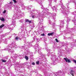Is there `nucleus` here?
I'll use <instances>...</instances> for the list:
<instances>
[{
    "mask_svg": "<svg viewBox=\"0 0 76 76\" xmlns=\"http://www.w3.org/2000/svg\"><path fill=\"white\" fill-rule=\"evenodd\" d=\"M26 22H29V20L27 19L26 20Z\"/></svg>",
    "mask_w": 76,
    "mask_h": 76,
    "instance_id": "49530a36",
    "label": "nucleus"
},
{
    "mask_svg": "<svg viewBox=\"0 0 76 76\" xmlns=\"http://www.w3.org/2000/svg\"><path fill=\"white\" fill-rule=\"evenodd\" d=\"M35 1L40 4H42V1H41V0H38V1Z\"/></svg>",
    "mask_w": 76,
    "mask_h": 76,
    "instance_id": "b1692460",
    "label": "nucleus"
},
{
    "mask_svg": "<svg viewBox=\"0 0 76 76\" xmlns=\"http://www.w3.org/2000/svg\"><path fill=\"white\" fill-rule=\"evenodd\" d=\"M75 3V9H76V3L75 1V0H69L68 1V3ZM76 11H74V12H72L71 14L73 15H75V18H76ZM70 21V17L67 18L66 23H67L66 27V29L64 31V34H67V33H70L71 34L72 32L75 31V30H76V19L75 18H74L72 20V22H73L74 23L75 26H74L73 28H69V22Z\"/></svg>",
    "mask_w": 76,
    "mask_h": 76,
    "instance_id": "f03ea898",
    "label": "nucleus"
},
{
    "mask_svg": "<svg viewBox=\"0 0 76 76\" xmlns=\"http://www.w3.org/2000/svg\"><path fill=\"white\" fill-rule=\"evenodd\" d=\"M39 61H36V64H39Z\"/></svg>",
    "mask_w": 76,
    "mask_h": 76,
    "instance_id": "79ce46f5",
    "label": "nucleus"
},
{
    "mask_svg": "<svg viewBox=\"0 0 76 76\" xmlns=\"http://www.w3.org/2000/svg\"><path fill=\"white\" fill-rule=\"evenodd\" d=\"M23 56L22 55H20L18 54H17L15 55V58H13V59L14 60H17V57H22Z\"/></svg>",
    "mask_w": 76,
    "mask_h": 76,
    "instance_id": "f3484780",
    "label": "nucleus"
},
{
    "mask_svg": "<svg viewBox=\"0 0 76 76\" xmlns=\"http://www.w3.org/2000/svg\"><path fill=\"white\" fill-rule=\"evenodd\" d=\"M12 37V36H11L10 37H9L8 39H11V38Z\"/></svg>",
    "mask_w": 76,
    "mask_h": 76,
    "instance_id": "ea45409f",
    "label": "nucleus"
},
{
    "mask_svg": "<svg viewBox=\"0 0 76 76\" xmlns=\"http://www.w3.org/2000/svg\"><path fill=\"white\" fill-rule=\"evenodd\" d=\"M41 35L42 36H44L45 35V34H42Z\"/></svg>",
    "mask_w": 76,
    "mask_h": 76,
    "instance_id": "864d4df0",
    "label": "nucleus"
},
{
    "mask_svg": "<svg viewBox=\"0 0 76 76\" xmlns=\"http://www.w3.org/2000/svg\"><path fill=\"white\" fill-rule=\"evenodd\" d=\"M13 4L12 1L10 2V3L6 5L7 8L9 9H12V5Z\"/></svg>",
    "mask_w": 76,
    "mask_h": 76,
    "instance_id": "2eb2a0df",
    "label": "nucleus"
},
{
    "mask_svg": "<svg viewBox=\"0 0 76 76\" xmlns=\"http://www.w3.org/2000/svg\"><path fill=\"white\" fill-rule=\"evenodd\" d=\"M14 35V34H12V35Z\"/></svg>",
    "mask_w": 76,
    "mask_h": 76,
    "instance_id": "052dcab7",
    "label": "nucleus"
},
{
    "mask_svg": "<svg viewBox=\"0 0 76 76\" xmlns=\"http://www.w3.org/2000/svg\"><path fill=\"white\" fill-rule=\"evenodd\" d=\"M6 10H4V11L3 12V13L4 14L5 13H6Z\"/></svg>",
    "mask_w": 76,
    "mask_h": 76,
    "instance_id": "e433bc0d",
    "label": "nucleus"
},
{
    "mask_svg": "<svg viewBox=\"0 0 76 76\" xmlns=\"http://www.w3.org/2000/svg\"><path fill=\"white\" fill-rule=\"evenodd\" d=\"M29 23H31V20H28V22Z\"/></svg>",
    "mask_w": 76,
    "mask_h": 76,
    "instance_id": "6e6d98bb",
    "label": "nucleus"
},
{
    "mask_svg": "<svg viewBox=\"0 0 76 76\" xmlns=\"http://www.w3.org/2000/svg\"><path fill=\"white\" fill-rule=\"evenodd\" d=\"M7 28H8V29H10V30H12V28L9 26L8 27H7Z\"/></svg>",
    "mask_w": 76,
    "mask_h": 76,
    "instance_id": "473e14b6",
    "label": "nucleus"
},
{
    "mask_svg": "<svg viewBox=\"0 0 76 76\" xmlns=\"http://www.w3.org/2000/svg\"><path fill=\"white\" fill-rule=\"evenodd\" d=\"M14 12L15 13L13 16V17L12 18V25L15 26L16 25V21L15 20L16 18H18V17H22L24 16V14L23 13L21 12L20 10V7L19 6L17 5L14 6Z\"/></svg>",
    "mask_w": 76,
    "mask_h": 76,
    "instance_id": "7ed1b4c3",
    "label": "nucleus"
},
{
    "mask_svg": "<svg viewBox=\"0 0 76 76\" xmlns=\"http://www.w3.org/2000/svg\"><path fill=\"white\" fill-rule=\"evenodd\" d=\"M53 50H56V46L55 45H53Z\"/></svg>",
    "mask_w": 76,
    "mask_h": 76,
    "instance_id": "cd10ccee",
    "label": "nucleus"
},
{
    "mask_svg": "<svg viewBox=\"0 0 76 76\" xmlns=\"http://www.w3.org/2000/svg\"><path fill=\"white\" fill-rule=\"evenodd\" d=\"M7 65L9 67H11V66H12V64L11 63H9V64H7Z\"/></svg>",
    "mask_w": 76,
    "mask_h": 76,
    "instance_id": "c85d7f7f",
    "label": "nucleus"
},
{
    "mask_svg": "<svg viewBox=\"0 0 76 76\" xmlns=\"http://www.w3.org/2000/svg\"><path fill=\"white\" fill-rule=\"evenodd\" d=\"M0 13H1V12H0Z\"/></svg>",
    "mask_w": 76,
    "mask_h": 76,
    "instance_id": "680f3d73",
    "label": "nucleus"
},
{
    "mask_svg": "<svg viewBox=\"0 0 76 76\" xmlns=\"http://www.w3.org/2000/svg\"><path fill=\"white\" fill-rule=\"evenodd\" d=\"M12 65H14L15 69V70H19L20 68L23 67V64H20L19 63L16 62L15 61H14L12 63Z\"/></svg>",
    "mask_w": 76,
    "mask_h": 76,
    "instance_id": "6e6552de",
    "label": "nucleus"
},
{
    "mask_svg": "<svg viewBox=\"0 0 76 76\" xmlns=\"http://www.w3.org/2000/svg\"><path fill=\"white\" fill-rule=\"evenodd\" d=\"M19 22H20V23H23V22H24V20L23 19H21L19 21Z\"/></svg>",
    "mask_w": 76,
    "mask_h": 76,
    "instance_id": "bb28decb",
    "label": "nucleus"
},
{
    "mask_svg": "<svg viewBox=\"0 0 76 76\" xmlns=\"http://www.w3.org/2000/svg\"><path fill=\"white\" fill-rule=\"evenodd\" d=\"M54 34V32H52L50 33H48V36H50V35H53Z\"/></svg>",
    "mask_w": 76,
    "mask_h": 76,
    "instance_id": "c756f323",
    "label": "nucleus"
},
{
    "mask_svg": "<svg viewBox=\"0 0 76 76\" xmlns=\"http://www.w3.org/2000/svg\"><path fill=\"white\" fill-rule=\"evenodd\" d=\"M53 1H54L55 2H57V0H52Z\"/></svg>",
    "mask_w": 76,
    "mask_h": 76,
    "instance_id": "de8ad7c7",
    "label": "nucleus"
},
{
    "mask_svg": "<svg viewBox=\"0 0 76 76\" xmlns=\"http://www.w3.org/2000/svg\"><path fill=\"white\" fill-rule=\"evenodd\" d=\"M32 65H35V63L33 62L32 63Z\"/></svg>",
    "mask_w": 76,
    "mask_h": 76,
    "instance_id": "8fccbe9b",
    "label": "nucleus"
},
{
    "mask_svg": "<svg viewBox=\"0 0 76 76\" xmlns=\"http://www.w3.org/2000/svg\"><path fill=\"white\" fill-rule=\"evenodd\" d=\"M4 25V24H2V25L0 26V28H2V27H3Z\"/></svg>",
    "mask_w": 76,
    "mask_h": 76,
    "instance_id": "f704fd0d",
    "label": "nucleus"
},
{
    "mask_svg": "<svg viewBox=\"0 0 76 76\" xmlns=\"http://www.w3.org/2000/svg\"><path fill=\"white\" fill-rule=\"evenodd\" d=\"M73 61H74V63L76 64V61L75 60H73Z\"/></svg>",
    "mask_w": 76,
    "mask_h": 76,
    "instance_id": "09e8293b",
    "label": "nucleus"
},
{
    "mask_svg": "<svg viewBox=\"0 0 76 76\" xmlns=\"http://www.w3.org/2000/svg\"><path fill=\"white\" fill-rule=\"evenodd\" d=\"M32 35H33V34H32Z\"/></svg>",
    "mask_w": 76,
    "mask_h": 76,
    "instance_id": "0e129e2a",
    "label": "nucleus"
},
{
    "mask_svg": "<svg viewBox=\"0 0 76 76\" xmlns=\"http://www.w3.org/2000/svg\"><path fill=\"white\" fill-rule=\"evenodd\" d=\"M9 34H10V33H5V35H6V36H7V35H9Z\"/></svg>",
    "mask_w": 76,
    "mask_h": 76,
    "instance_id": "58836bf2",
    "label": "nucleus"
},
{
    "mask_svg": "<svg viewBox=\"0 0 76 76\" xmlns=\"http://www.w3.org/2000/svg\"><path fill=\"white\" fill-rule=\"evenodd\" d=\"M45 49V50H46V51H48V52H49V53H50V51H51V50H50V49L48 48H47V47H46Z\"/></svg>",
    "mask_w": 76,
    "mask_h": 76,
    "instance_id": "393cba45",
    "label": "nucleus"
},
{
    "mask_svg": "<svg viewBox=\"0 0 76 76\" xmlns=\"http://www.w3.org/2000/svg\"><path fill=\"white\" fill-rule=\"evenodd\" d=\"M2 62H6V60H2Z\"/></svg>",
    "mask_w": 76,
    "mask_h": 76,
    "instance_id": "4c0bfd02",
    "label": "nucleus"
},
{
    "mask_svg": "<svg viewBox=\"0 0 76 76\" xmlns=\"http://www.w3.org/2000/svg\"><path fill=\"white\" fill-rule=\"evenodd\" d=\"M23 24V25L20 28V29L22 32H19L18 34V36L15 37V39L16 41H18L19 39L22 40V39L23 38H25V37L26 35H28L25 25Z\"/></svg>",
    "mask_w": 76,
    "mask_h": 76,
    "instance_id": "20e7f679",
    "label": "nucleus"
},
{
    "mask_svg": "<svg viewBox=\"0 0 76 76\" xmlns=\"http://www.w3.org/2000/svg\"><path fill=\"white\" fill-rule=\"evenodd\" d=\"M76 69V67H73V69Z\"/></svg>",
    "mask_w": 76,
    "mask_h": 76,
    "instance_id": "5fc2aeb1",
    "label": "nucleus"
},
{
    "mask_svg": "<svg viewBox=\"0 0 76 76\" xmlns=\"http://www.w3.org/2000/svg\"><path fill=\"white\" fill-rule=\"evenodd\" d=\"M51 1H50V2H49V6H51V8L53 9V10H54L55 11V12H56L57 11V6H58V5H57L56 6H54L53 7H52V6H51ZM54 8V9L53 8Z\"/></svg>",
    "mask_w": 76,
    "mask_h": 76,
    "instance_id": "9b49d317",
    "label": "nucleus"
},
{
    "mask_svg": "<svg viewBox=\"0 0 76 76\" xmlns=\"http://www.w3.org/2000/svg\"><path fill=\"white\" fill-rule=\"evenodd\" d=\"M70 73L72 76H73V74L75 73V72L73 70H71L70 72Z\"/></svg>",
    "mask_w": 76,
    "mask_h": 76,
    "instance_id": "412c9836",
    "label": "nucleus"
},
{
    "mask_svg": "<svg viewBox=\"0 0 76 76\" xmlns=\"http://www.w3.org/2000/svg\"><path fill=\"white\" fill-rule=\"evenodd\" d=\"M17 48V45L16 44V43L14 41H12V43L9 44L6 48H5L6 50H7L10 52L12 53H14V49H16Z\"/></svg>",
    "mask_w": 76,
    "mask_h": 76,
    "instance_id": "423d86ee",
    "label": "nucleus"
},
{
    "mask_svg": "<svg viewBox=\"0 0 76 76\" xmlns=\"http://www.w3.org/2000/svg\"><path fill=\"white\" fill-rule=\"evenodd\" d=\"M27 44H28V45H27ZM26 45V48H30V47H32V44H31V42H29L28 43V42L27 43Z\"/></svg>",
    "mask_w": 76,
    "mask_h": 76,
    "instance_id": "a211bd4d",
    "label": "nucleus"
},
{
    "mask_svg": "<svg viewBox=\"0 0 76 76\" xmlns=\"http://www.w3.org/2000/svg\"><path fill=\"white\" fill-rule=\"evenodd\" d=\"M44 10V11H46L47 10H49L47 8H44V10Z\"/></svg>",
    "mask_w": 76,
    "mask_h": 76,
    "instance_id": "2f4dec72",
    "label": "nucleus"
},
{
    "mask_svg": "<svg viewBox=\"0 0 76 76\" xmlns=\"http://www.w3.org/2000/svg\"><path fill=\"white\" fill-rule=\"evenodd\" d=\"M31 7H32V6L31 5H30L27 7V8L28 10H30V9H31Z\"/></svg>",
    "mask_w": 76,
    "mask_h": 76,
    "instance_id": "a878e982",
    "label": "nucleus"
},
{
    "mask_svg": "<svg viewBox=\"0 0 76 76\" xmlns=\"http://www.w3.org/2000/svg\"><path fill=\"white\" fill-rule=\"evenodd\" d=\"M35 34V32H34V34H33L34 36V35H35L36 34Z\"/></svg>",
    "mask_w": 76,
    "mask_h": 76,
    "instance_id": "4d7b16f0",
    "label": "nucleus"
},
{
    "mask_svg": "<svg viewBox=\"0 0 76 76\" xmlns=\"http://www.w3.org/2000/svg\"><path fill=\"white\" fill-rule=\"evenodd\" d=\"M55 40H56V42H59V41H58V40L57 39H56Z\"/></svg>",
    "mask_w": 76,
    "mask_h": 76,
    "instance_id": "a19ab883",
    "label": "nucleus"
},
{
    "mask_svg": "<svg viewBox=\"0 0 76 76\" xmlns=\"http://www.w3.org/2000/svg\"><path fill=\"white\" fill-rule=\"evenodd\" d=\"M36 39L37 40V41H38V42H39V41H40V39H39V38H36V37L35 36L33 38V40H35Z\"/></svg>",
    "mask_w": 76,
    "mask_h": 76,
    "instance_id": "4be33fe9",
    "label": "nucleus"
},
{
    "mask_svg": "<svg viewBox=\"0 0 76 76\" xmlns=\"http://www.w3.org/2000/svg\"><path fill=\"white\" fill-rule=\"evenodd\" d=\"M2 37H5V36H6V35H5V34H2L1 35Z\"/></svg>",
    "mask_w": 76,
    "mask_h": 76,
    "instance_id": "c03bdc74",
    "label": "nucleus"
},
{
    "mask_svg": "<svg viewBox=\"0 0 76 76\" xmlns=\"http://www.w3.org/2000/svg\"><path fill=\"white\" fill-rule=\"evenodd\" d=\"M13 2L14 3H17V1L16 0H13Z\"/></svg>",
    "mask_w": 76,
    "mask_h": 76,
    "instance_id": "c9c22d12",
    "label": "nucleus"
},
{
    "mask_svg": "<svg viewBox=\"0 0 76 76\" xmlns=\"http://www.w3.org/2000/svg\"><path fill=\"white\" fill-rule=\"evenodd\" d=\"M55 24L53 25V28H54V27H55Z\"/></svg>",
    "mask_w": 76,
    "mask_h": 76,
    "instance_id": "3c124183",
    "label": "nucleus"
},
{
    "mask_svg": "<svg viewBox=\"0 0 76 76\" xmlns=\"http://www.w3.org/2000/svg\"><path fill=\"white\" fill-rule=\"evenodd\" d=\"M35 0V1H38V0Z\"/></svg>",
    "mask_w": 76,
    "mask_h": 76,
    "instance_id": "bf43d9fd",
    "label": "nucleus"
},
{
    "mask_svg": "<svg viewBox=\"0 0 76 76\" xmlns=\"http://www.w3.org/2000/svg\"><path fill=\"white\" fill-rule=\"evenodd\" d=\"M49 23H50V24H51V22L50 20H49Z\"/></svg>",
    "mask_w": 76,
    "mask_h": 76,
    "instance_id": "a18cd8bd",
    "label": "nucleus"
},
{
    "mask_svg": "<svg viewBox=\"0 0 76 76\" xmlns=\"http://www.w3.org/2000/svg\"><path fill=\"white\" fill-rule=\"evenodd\" d=\"M41 9H43V10L44 9V7L42 5V7H41Z\"/></svg>",
    "mask_w": 76,
    "mask_h": 76,
    "instance_id": "37998d69",
    "label": "nucleus"
},
{
    "mask_svg": "<svg viewBox=\"0 0 76 76\" xmlns=\"http://www.w3.org/2000/svg\"><path fill=\"white\" fill-rule=\"evenodd\" d=\"M0 20H1V21H4V18L3 17L1 18L0 17Z\"/></svg>",
    "mask_w": 76,
    "mask_h": 76,
    "instance_id": "7c9ffc66",
    "label": "nucleus"
},
{
    "mask_svg": "<svg viewBox=\"0 0 76 76\" xmlns=\"http://www.w3.org/2000/svg\"><path fill=\"white\" fill-rule=\"evenodd\" d=\"M25 58L26 60H28V57L26 56H25Z\"/></svg>",
    "mask_w": 76,
    "mask_h": 76,
    "instance_id": "72a5a7b5",
    "label": "nucleus"
},
{
    "mask_svg": "<svg viewBox=\"0 0 76 76\" xmlns=\"http://www.w3.org/2000/svg\"><path fill=\"white\" fill-rule=\"evenodd\" d=\"M0 33H1V31H0Z\"/></svg>",
    "mask_w": 76,
    "mask_h": 76,
    "instance_id": "e2e57ef3",
    "label": "nucleus"
},
{
    "mask_svg": "<svg viewBox=\"0 0 76 76\" xmlns=\"http://www.w3.org/2000/svg\"><path fill=\"white\" fill-rule=\"evenodd\" d=\"M35 50H36L34 52V53H36V51H38V53H39V56L41 57L40 58H42V60H44L45 59V55L44 54H42V52L41 51V48L39 45H38L37 46L36 45V47L34 48Z\"/></svg>",
    "mask_w": 76,
    "mask_h": 76,
    "instance_id": "0eeeda50",
    "label": "nucleus"
},
{
    "mask_svg": "<svg viewBox=\"0 0 76 76\" xmlns=\"http://www.w3.org/2000/svg\"><path fill=\"white\" fill-rule=\"evenodd\" d=\"M63 51L64 53H65L64 50H63L62 49H61L60 48H58V54L59 56H61L63 55Z\"/></svg>",
    "mask_w": 76,
    "mask_h": 76,
    "instance_id": "4468645a",
    "label": "nucleus"
},
{
    "mask_svg": "<svg viewBox=\"0 0 76 76\" xmlns=\"http://www.w3.org/2000/svg\"><path fill=\"white\" fill-rule=\"evenodd\" d=\"M50 58H51V60H52L53 61V63H57V61H58V58H57V56L55 55L54 53H51L50 55Z\"/></svg>",
    "mask_w": 76,
    "mask_h": 76,
    "instance_id": "1a4fd4ad",
    "label": "nucleus"
},
{
    "mask_svg": "<svg viewBox=\"0 0 76 76\" xmlns=\"http://www.w3.org/2000/svg\"><path fill=\"white\" fill-rule=\"evenodd\" d=\"M28 12L32 18H36V17L39 18V23L38 25V31H37L36 33V34H37V35H39V34H41V33L39 31H41L42 29H43V27L42 26V22H43L44 21V18H45L46 17V15L48 16L47 17H48V19H50V18H51L54 21L56 20V14L55 13L51 14V13L48 12L45 13L43 11H42L41 12L39 13L37 15V14H35V13H32L31 10H30Z\"/></svg>",
    "mask_w": 76,
    "mask_h": 76,
    "instance_id": "f257e3e1",
    "label": "nucleus"
},
{
    "mask_svg": "<svg viewBox=\"0 0 76 76\" xmlns=\"http://www.w3.org/2000/svg\"><path fill=\"white\" fill-rule=\"evenodd\" d=\"M64 21L63 20L61 21V24L59 26L60 28H59L60 29H61V28L64 27Z\"/></svg>",
    "mask_w": 76,
    "mask_h": 76,
    "instance_id": "dca6fc26",
    "label": "nucleus"
},
{
    "mask_svg": "<svg viewBox=\"0 0 76 76\" xmlns=\"http://www.w3.org/2000/svg\"><path fill=\"white\" fill-rule=\"evenodd\" d=\"M31 56V55H30V56Z\"/></svg>",
    "mask_w": 76,
    "mask_h": 76,
    "instance_id": "69168bd1",
    "label": "nucleus"
},
{
    "mask_svg": "<svg viewBox=\"0 0 76 76\" xmlns=\"http://www.w3.org/2000/svg\"><path fill=\"white\" fill-rule=\"evenodd\" d=\"M64 46H65V45H62L61 46V47H64Z\"/></svg>",
    "mask_w": 76,
    "mask_h": 76,
    "instance_id": "603ef678",
    "label": "nucleus"
},
{
    "mask_svg": "<svg viewBox=\"0 0 76 76\" xmlns=\"http://www.w3.org/2000/svg\"><path fill=\"white\" fill-rule=\"evenodd\" d=\"M64 60L66 61V62H68V63H71V61L70 60L68 59L67 58H64Z\"/></svg>",
    "mask_w": 76,
    "mask_h": 76,
    "instance_id": "5701e85b",
    "label": "nucleus"
},
{
    "mask_svg": "<svg viewBox=\"0 0 76 76\" xmlns=\"http://www.w3.org/2000/svg\"><path fill=\"white\" fill-rule=\"evenodd\" d=\"M25 53L26 54H28L29 53V50L28 48H26L25 49Z\"/></svg>",
    "mask_w": 76,
    "mask_h": 76,
    "instance_id": "6ab92c4d",
    "label": "nucleus"
},
{
    "mask_svg": "<svg viewBox=\"0 0 76 76\" xmlns=\"http://www.w3.org/2000/svg\"><path fill=\"white\" fill-rule=\"evenodd\" d=\"M66 37H64V39H66Z\"/></svg>",
    "mask_w": 76,
    "mask_h": 76,
    "instance_id": "13d9d810",
    "label": "nucleus"
},
{
    "mask_svg": "<svg viewBox=\"0 0 76 76\" xmlns=\"http://www.w3.org/2000/svg\"><path fill=\"white\" fill-rule=\"evenodd\" d=\"M60 5H61V12L62 13H63L64 15L65 16H67V15L70 13V11H69V3H67L66 4V6L67 7V8L68 9H67L66 7L63 5L62 1H60Z\"/></svg>",
    "mask_w": 76,
    "mask_h": 76,
    "instance_id": "39448f33",
    "label": "nucleus"
},
{
    "mask_svg": "<svg viewBox=\"0 0 76 76\" xmlns=\"http://www.w3.org/2000/svg\"><path fill=\"white\" fill-rule=\"evenodd\" d=\"M7 41H8L7 39H3V38H1V36H0V44L1 42H3L4 44H7Z\"/></svg>",
    "mask_w": 76,
    "mask_h": 76,
    "instance_id": "ddd939ff",
    "label": "nucleus"
},
{
    "mask_svg": "<svg viewBox=\"0 0 76 76\" xmlns=\"http://www.w3.org/2000/svg\"><path fill=\"white\" fill-rule=\"evenodd\" d=\"M66 72V70H63L62 72H61V71H60L58 72H57L54 76H57L58 75L59 76H66L65 75Z\"/></svg>",
    "mask_w": 76,
    "mask_h": 76,
    "instance_id": "9d476101",
    "label": "nucleus"
},
{
    "mask_svg": "<svg viewBox=\"0 0 76 76\" xmlns=\"http://www.w3.org/2000/svg\"><path fill=\"white\" fill-rule=\"evenodd\" d=\"M28 40H25L24 46H19V48H20V49H25V48H27L26 45V44H27V43H28Z\"/></svg>",
    "mask_w": 76,
    "mask_h": 76,
    "instance_id": "f8f14e48",
    "label": "nucleus"
},
{
    "mask_svg": "<svg viewBox=\"0 0 76 76\" xmlns=\"http://www.w3.org/2000/svg\"><path fill=\"white\" fill-rule=\"evenodd\" d=\"M32 12H37V13H40V11L38 10H36L35 8H33L32 10Z\"/></svg>",
    "mask_w": 76,
    "mask_h": 76,
    "instance_id": "aec40b11",
    "label": "nucleus"
}]
</instances>
